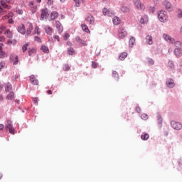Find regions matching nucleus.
Returning a JSON list of instances; mask_svg holds the SVG:
<instances>
[{"label":"nucleus","mask_w":182,"mask_h":182,"mask_svg":"<svg viewBox=\"0 0 182 182\" xmlns=\"http://www.w3.org/2000/svg\"><path fill=\"white\" fill-rule=\"evenodd\" d=\"M163 38L166 42H168L169 43L175 44V46H181V41H176V40L173 38H172L168 34L164 33Z\"/></svg>","instance_id":"obj_1"},{"label":"nucleus","mask_w":182,"mask_h":182,"mask_svg":"<svg viewBox=\"0 0 182 182\" xmlns=\"http://www.w3.org/2000/svg\"><path fill=\"white\" fill-rule=\"evenodd\" d=\"M167 18V13L165 11L161 10L158 13V19L160 22H166Z\"/></svg>","instance_id":"obj_2"},{"label":"nucleus","mask_w":182,"mask_h":182,"mask_svg":"<svg viewBox=\"0 0 182 182\" xmlns=\"http://www.w3.org/2000/svg\"><path fill=\"white\" fill-rule=\"evenodd\" d=\"M133 3L135 8L139 9V11H144V9H146V6H144L140 0H134Z\"/></svg>","instance_id":"obj_3"},{"label":"nucleus","mask_w":182,"mask_h":182,"mask_svg":"<svg viewBox=\"0 0 182 182\" xmlns=\"http://www.w3.org/2000/svg\"><path fill=\"white\" fill-rule=\"evenodd\" d=\"M127 36V31L123 27L119 28L118 30V37L119 39H124Z\"/></svg>","instance_id":"obj_4"},{"label":"nucleus","mask_w":182,"mask_h":182,"mask_svg":"<svg viewBox=\"0 0 182 182\" xmlns=\"http://www.w3.org/2000/svg\"><path fill=\"white\" fill-rule=\"evenodd\" d=\"M49 16V12L47 8L41 9V14L40 17L41 21H44V19L48 20Z\"/></svg>","instance_id":"obj_5"},{"label":"nucleus","mask_w":182,"mask_h":182,"mask_svg":"<svg viewBox=\"0 0 182 182\" xmlns=\"http://www.w3.org/2000/svg\"><path fill=\"white\" fill-rule=\"evenodd\" d=\"M6 129L9 130L11 134H15V129L12 126V121L8 120L7 124L5 125Z\"/></svg>","instance_id":"obj_6"},{"label":"nucleus","mask_w":182,"mask_h":182,"mask_svg":"<svg viewBox=\"0 0 182 182\" xmlns=\"http://www.w3.org/2000/svg\"><path fill=\"white\" fill-rule=\"evenodd\" d=\"M171 126L175 130H181V129H182V124L181 122H178L171 121Z\"/></svg>","instance_id":"obj_7"},{"label":"nucleus","mask_w":182,"mask_h":182,"mask_svg":"<svg viewBox=\"0 0 182 182\" xmlns=\"http://www.w3.org/2000/svg\"><path fill=\"white\" fill-rule=\"evenodd\" d=\"M27 29H26V38H29V36H31V33H32V31L33 30V24H32V23H27Z\"/></svg>","instance_id":"obj_8"},{"label":"nucleus","mask_w":182,"mask_h":182,"mask_svg":"<svg viewBox=\"0 0 182 182\" xmlns=\"http://www.w3.org/2000/svg\"><path fill=\"white\" fill-rule=\"evenodd\" d=\"M102 13H103V15H105V16H114L116 14L114 13V11L107 9L106 8L103 9Z\"/></svg>","instance_id":"obj_9"},{"label":"nucleus","mask_w":182,"mask_h":182,"mask_svg":"<svg viewBox=\"0 0 182 182\" xmlns=\"http://www.w3.org/2000/svg\"><path fill=\"white\" fill-rule=\"evenodd\" d=\"M10 60L13 63V65H18L19 62V58L17 55L11 54L10 55Z\"/></svg>","instance_id":"obj_10"},{"label":"nucleus","mask_w":182,"mask_h":182,"mask_svg":"<svg viewBox=\"0 0 182 182\" xmlns=\"http://www.w3.org/2000/svg\"><path fill=\"white\" fill-rule=\"evenodd\" d=\"M17 31L21 35H25L26 33V28H25V25L21 24L17 27Z\"/></svg>","instance_id":"obj_11"},{"label":"nucleus","mask_w":182,"mask_h":182,"mask_svg":"<svg viewBox=\"0 0 182 182\" xmlns=\"http://www.w3.org/2000/svg\"><path fill=\"white\" fill-rule=\"evenodd\" d=\"M55 28H57V30L59 34L63 32V27L62 26V23H60V21H55Z\"/></svg>","instance_id":"obj_12"},{"label":"nucleus","mask_w":182,"mask_h":182,"mask_svg":"<svg viewBox=\"0 0 182 182\" xmlns=\"http://www.w3.org/2000/svg\"><path fill=\"white\" fill-rule=\"evenodd\" d=\"M59 16L58 11H52L49 18V21H55Z\"/></svg>","instance_id":"obj_13"},{"label":"nucleus","mask_w":182,"mask_h":182,"mask_svg":"<svg viewBox=\"0 0 182 182\" xmlns=\"http://www.w3.org/2000/svg\"><path fill=\"white\" fill-rule=\"evenodd\" d=\"M0 5L2 6V8H4V9H11V8H12V6L6 4V1H5V0H1Z\"/></svg>","instance_id":"obj_14"},{"label":"nucleus","mask_w":182,"mask_h":182,"mask_svg":"<svg viewBox=\"0 0 182 182\" xmlns=\"http://www.w3.org/2000/svg\"><path fill=\"white\" fill-rule=\"evenodd\" d=\"M85 21L90 23V25H93L95 23V17L93 16L90 15L88 16L86 18Z\"/></svg>","instance_id":"obj_15"},{"label":"nucleus","mask_w":182,"mask_h":182,"mask_svg":"<svg viewBox=\"0 0 182 182\" xmlns=\"http://www.w3.org/2000/svg\"><path fill=\"white\" fill-rule=\"evenodd\" d=\"M8 56V53L5 52V50H4V48L2 46H0V58L1 59H4V58H6Z\"/></svg>","instance_id":"obj_16"},{"label":"nucleus","mask_w":182,"mask_h":182,"mask_svg":"<svg viewBox=\"0 0 182 182\" xmlns=\"http://www.w3.org/2000/svg\"><path fill=\"white\" fill-rule=\"evenodd\" d=\"M174 53L176 56H181L182 55V46L178 47L177 48L175 49Z\"/></svg>","instance_id":"obj_17"},{"label":"nucleus","mask_w":182,"mask_h":182,"mask_svg":"<svg viewBox=\"0 0 182 182\" xmlns=\"http://www.w3.org/2000/svg\"><path fill=\"white\" fill-rule=\"evenodd\" d=\"M44 30L47 35H52V31H53V28L49 26H46Z\"/></svg>","instance_id":"obj_18"},{"label":"nucleus","mask_w":182,"mask_h":182,"mask_svg":"<svg viewBox=\"0 0 182 182\" xmlns=\"http://www.w3.org/2000/svg\"><path fill=\"white\" fill-rule=\"evenodd\" d=\"M166 85L168 87H174V81L171 79H169L166 81Z\"/></svg>","instance_id":"obj_19"},{"label":"nucleus","mask_w":182,"mask_h":182,"mask_svg":"<svg viewBox=\"0 0 182 182\" xmlns=\"http://www.w3.org/2000/svg\"><path fill=\"white\" fill-rule=\"evenodd\" d=\"M11 90H12V85L8 82L7 84H6L5 91L8 92H11Z\"/></svg>","instance_id":"obj_20"},{"label":"nucleus","mask_w":182,"mask_h":182,"mask_svg":"<svg viewBox=\"0 0 182 182\" xmlns=\"http://www.w3.org/2000/svg\"><path fill=\"white\" fill-rule=\"evenodd\" d=\"M81 28L84 32H86V33H90V30H89V27H87L86 24H82Z\"/></svg>","instance_id":"obj_21"},{"label":"nucleus","mask_w":182,"mask_h":182,"mask_svg":"<svg viewBox=\"0 0 182 182\" xmlns=\"http://www.w3.org/2000/svg\"><path fill=\"white\" fill-rule=\"evenodd\" d=\"M15 97V93L14 92H11L6 97L7 100H14Z\"/></svg>","instance_id":"obj_22"},{"label":"nucleus","mask_w":182,"mask_h":182,"mask_svg":"<svg viewBox=\"0 0 182 182\" xmlns=\"http://www.w3.org/2000/svg\"><path fill=\"white\" fill-rule=\"evenodd\" d=\"M148 19L149 18H148L147 16H144L141 17L140 18V23H141L142 25H144V23H147Z\"/></svg>","instance_id":"obj_23"},{"label":"nucleus","mask_w":182,"mask_h":182,"mask_svg":"<svg viewBox=\"0 0 182 182\" xmlns=\"http://www.w3.org/2000/svg\"><path fill=\"white\" fill-rule=\"evenodd\" d=\"M114 25H119L120 23V18L117 16L114 17L112 19Z\"/></svg>","instance_id":"obj_24"},{"label":"nucleus","mask_w":182,"mask_h":182,"mask_svg":"<svg viewBox=\"0 0 182 182\" xmlns=\"http://www.w3.org/2000/svg\"><path fill=\"white\" fill-rule=\"evenodd\" d=\"M146 39V42H147L148 45H152L153 37H151V36H147Z\"/></svg>","instance_id":"obj_25"},{"label":"nucleus","mask_w":182,"mask_h":182,"mask_svg":"<svg viewBox=\"0 0 182 182\" xmlns=\"http://www.w3.org/2000/svg\"><path fill=\"white\" fill-rule=\"evenodd\" d=\"M4 35H6L7 38H12V32L9 29H7L4 31Z\"/></svg>","instance_id":"obj_26"},{"label":"nucleus","mask_w":182,"mask_h":182,"mask_svg":"<svg viewBox=\"0 0 182 182\" xmlns=\"http://www.w3.org/2000/svg\"><path fill=\"white\" fill-rule=\"evenodd\" d=\"M166 9H168L169 11H171V3L168 1L164 2Z\"/></svg>","instance_id":"obj_27"},{"label":"nucleus","mask_w":182,"mask_h":182,"mask_svg":"<svg viewBox=\"0 0 182 182\" xmlns=\"http://www.w3.org/2000/svg\"><path fill=\"white\" fill-rule=\"evenodd\" d=\"M126 58H127V53L126 52L122 53L119 55L120 60H124Z\"/></svg>","instance_id":"obj_28"},{"label":"nucleus","mask_w":182,"mask_h":182,"mask_svg":"<svg viewBox=\"0 0 182 182\" xmlns=\"http://www.w3.org/2000/svg\"><path fill=\"white\" fill-rule=\"evenodd\" d=\"M122 12H124V14L129 12L130 11V9L126 6H122L121 8Z\"/></svg>","instance_id":"obj_29"},{"label":"nucleus","mask_w":182,"mask_h":182,"mask_svg":"<svg viewBox=\"0 0 182 182\" xmlns=\"http://www.w3.org/2000/svg\"><path fill=\"white\" fill-rule=\"evenodd\" d=\"M135 42H136V38L134 37H131L129 38V46H134Z\"/></svg>","instance_id":"obj_30"},{"label":"nucleus","mask_w":182,"mask_h":182,"mask_svg":"<svg viewBox=\"0 0 182 182\" xmlns=\"http://www.w3.org/2000/svg\"><path fill=\"white\" fill-rule=\"evenodd\" d=\"M41 50L44 52V53H49V48L48 46H41Z\"/></svg>","instance_id":"obj_31"},{"label":"nucleus","mask_w":182,"mask_h":182,"mask_svg":"<svg viewBox=\"0 0 182 182\" xmlns=\"http://www.w3.org/2000/svg\"><path fill=\"white\" fill-rule=\"evenodd\" d=\"M33 53H36V50L35 48H29L28 49V55L29 56H32Z\"/></svg>","instance_id":"obj_32"},{"label":"nucleus","mask_w":182,"mask_h":182,"mask_svg":"<svg viewBox=\"0 0 182 182\" xmlns=\"http://www.w3.org/2000/svg\"><path fill=\"white\" fill-rule=\"evenodd\" d=\"M149 134H144L141 136V140H149Z\"/></svg>","instance_id":"obj_33"},{"label":"nucleus","mask_w":182,"mask_h":182,"mask_svg":"<svg viewBox=\"0 0 182 182\" xmlns=\"http://www.w3.org/2000/svg\"><path fill=\"white\" fill-rule=\"evenodd\" d=\"M68 55H75V49H73V48L70 47L68 50Z\"/></svg>","instance_id":"obj_34"},{"label":"nucleus","mask_w":182,"mask_h":182,"mask_svg":"<svg viewBox=\"0 0 182 182\" xmlns=\"http://www.w3.org/2000/svg\"><path fill=\"white\" fill-rule=\"evenodd\" d=\"M29 6L32 9H36V6H35V3L33 1H30Z\"/></svg>","instance_id":"obj_35"},{"label":"nucleus","mask_w":182,"mask_h":182,"mask_svg":"<svg viewBox=\"0 0 182 182\" xmlns=\"http://www.w3.org/2000/svg\"><path fill=\"white\" fill-rule=\"evenodd\" d=\"M63 70H65V72H68V70H70V66H69V65L65 64L63 66Z\"/></svg>","instance_id":"obj_36"},{"label":"nucleus","mask_w":182,"mask_h":182,"mask_svg":"<svg viewBox=\"0 0 182 182\" xmlns=\"http://www.w3.org/2000/svg\"><path fill=\"white\" fill-rule=\"evenodd\" d=\"M34 33H37V35H41V32L39 31V27L38 26L35 27Z\"/></svg>","instance_id":"obj_37"},{"label":"nucleus","mask_w":182,"mask_h":182,"mask_svg":"<svg viewBox=\"0 0 182 182\" xmlns=\"http://www.w3.org/2000/svg\"><path fill=\"white\" fill-rule=\"evenodd\" d=\"M149 11L151 14H154L156 11V8L153 6H149Z\"/></svg>","instance_id":"obj_38"},{"label":"nucleus","mask_w":182,"mask_h":182,"mask_svg":"<svg viewBox=\"0 0 182 182\" xmlns=\"http://www.w3.org/2000/svg\"><path fill=\"white\" fill-rule=\"evenodd\" d=\"M69 38H70V35L68 33H66L63 36L64 41H68Z\"/></svg>","instance_id":"obj_39"},{"label":"nucleus","mask_w":182,"mask_h":182,"mask_svg":"<svg viewBox=\"0 0 182 182\" xmlns=\"http://www.w3.org/2000/svg\"><path fill=\"white\" fill-rule=\"evenodd\" d=\"M80 45H83L84 46H87V43L85 40H82L80 41Z\"/></svg>","instance_id":"obj_40"},{"label":"nucleus","mask_w":182,"mask_h":182,"mask_svg":"<svg viewBox=\"0 0 182 182\" xmlns=\"http://www.w3.org/2000/svg\"><path fill=\"white\" fill-rule=\"evenodd\" d=\"M141 119H142L143 120H147V119H149V115H147L146 114H143L141 115Z\"/></svg>","instance_id":"obj_41"},{"label":"nucleus","mask_w":182,"mask_h":182,"mask_svg":"<svg viewBox=\"0 0 182 182\" xmlns=\"http://www.w3.org/2000/svg\"><path fill=\"white\" fill-rule=\"evenodd\" d=\"M34 40L36 41V42H38L39 43H41V42H42V39H41L39 38V36H35Z\"/></svg>","instance_id":"obj_42"},{"label":"nucleus","mask_w":182,"mask_h":182,"mask_svg":"<svg viewBox=\"0 0 182 182\" xmlns=\"http://www.w3.org/2000/svg\"><path fill=\"white\" fill-rule=\"evenodd\" d=\"M7 18H14V13L12 11L9 12L7 15Z\"/></svg>","instance_id":"obj_43"},{"label":"nucleus","mask_w":182,"mask_h":182,"mask_svg":"<svg viewBox=\"0 0 182 182\" xmlns=\"http://www.w3.org/2000/svg\"><path fill=\"white\" fill-rule=\"evenodd\" d=\"M16 14H18V15H22L23 14V11H22V9H16Z\"/></svg>","instance_id":"obj_44"},{"label":"nucleus","mask_w":182,"mask_h":182,"mask_svg":"<svg viewBox=\"0 0 182 182\" xmlns=\"http://www.w3.org/2000/svg\"><path fill=\"white\" fill-rule=\"evenodd\" d=\"M4 68H5V63L1 62L0 63V72H1V70H2V69H4Z\"/></svg>","instance_id":"obj_45"},{"label":"nucleus","mask_w":182,"mask_h":182,"mask_svg":"<svg viewBox=\"0 0 182 182\" xmlns=\"http://www.w3.org/2000/svg\"><path fill=\"white\" fill-rule=\"evenodd\" d=\"M148 63H149V65H154V60H153V59H151V58H149Z\"/></svg>","instance_id":"obj_46"},{"label":"nucleus","mask_w":182,"mask_h":182,"mask_svg":"<svg viewBox=\"0 0 182 182\" xmlns=\"http://www.w3.org/2000/svg\"><path fill=\"white\" fill-rule=\"evenodd\" d=\"M92 66L94 69H96V68H97V63L93 61L92 62Z\"/></svg>","instance_id":"obj_47"},{"label":"nucleus","mask_w":182,"mask_h":182,"mask_svg":"<svg viewBox=\"0 0 182 182\" xmlns=\"http://www.w3.org/2000/svg\"><path fill=\"white\" fill-rule=\"evenodd\" d=\"M112 75L114 77H119V73H117V72H116V71H114L112 73Z\"/></svg>","instance_id":"obj_48"},{"label":"nucleus","mask_w":182,"mask_h":182,"mask_svg":"<svg viewBox=\"0 0 182 182\" xmlns=\"http://www.w3.org/2000/svg\"><path fill=\"white\" fill-rule=\"evenodd\" d=\"M31 83L34 85H39V81H38V80H34V81H32Z\"/></svg>","instance_id":"obj_49"},{"label":"nucleus","mask_w":182,"mask_h":182,"mask_svg":"<svg viewBox=\"0 0 182 182\" xmlns=\"http://www.w3.org/2000/svg\"><path fill=\"white\" fill-rule=\"evenodd\" d=\"M36 79L35 78V75H31L30 76V80L31 82H33L34 80H36Z\"/></svg>","instance_id":"obj_50"},{"label":"nucleus","mask_w":182,"mask_h":182,"mask_svg":"<svg viewBox=\"0 0 182 182\" xmlns=\"http://www.w3.org/2000/svg\"><path fill=\"white\" fill-rule=\"evenodd\" d=\"M136 111L137 112V113H141V108H140V107H136Z\"/></svg>","instance_id":"obj_51"},{"label":"nucleus","mask_w":182,"mask_h":182,"mask_svg":"<svg viewBox=\"0 0 182 182\" xmlns=\"http://www.w3.org/2000/svg\"><path fill=\"white\" fill-rule=\"evenodd\" d=\"M81 40H82V38H80V37H76V38H75V41H76L77 43H80Z\"/></svg>","instance_id":"obj_52"},{"label":"nucleus","mask_w":182,"mask_h":182,"mask_svg":"<svg viewBox=\"0 0 182 182\" xmlns=\"http://www.w3.org/2000/svg\"><path fill=\"white\" fill-rule=\"evenodd\" d=\"M48 1V5H53V0H47Z\"/></svg>","instance_id":"obj_53"},{"label":"nucleus","mask_w":182,"mask_h":182,"mask_svg":"<svg viewBox=\"0 0 182 182\" xmlns=\"http://www.w3.org/2000/svg\"><path fill=\"white\" fill-rule=\"evenodd\" d=\"M9 42H11V43H12L14 46L16 45V40H12L11 41H9Z\"/></svg>","instance_id":"obj_54"},{"label":"nucleus","mask_w":182,"mask_h":182,"mask_svg":"<svg viewBox=\"0 0 182 182\" xmlns=\"http://www.w3.org/2000/svg\"><path fill=\"white\" fill-rule=\"evenodd\" d=\"M54 39H56L58 41V42H59L60 38L59 36L55 35V36H54Z\"/></svg>","instance_id":"obj_55"},{"label":"nucleus","mask_w":182,"mask_h":182,"mask_svg":"<svg viewBox=\"0 0 182 182\" xmlns=\"http://www.w3.org/2000/svg\"><path fill=\"white\" fill-rule=\"evenodd\" d=\"M168 65L169 66H171V69H173V68H174V64H173V62H169Z\"/></svg>","instance_id":"obj_56"},{"label":"nucleus","mask_w":182,"mask_h":182,"mask_svg":"<svg viewBox=\"0 0 182 182\" xmlns=\"http://www.w3.org/2000/svg\"><path fill=\"white\" fill-rule=\"evenodd\" d=\"M14 19L12 18H9V23H11V25L14 24Z\"/></svg>","instance_id":"obj_57"},{"label":"nucleus","mask_w":182,"mask_h":182,"mask_svg":"<svg viewBox=\"0 0 182 182\" xmlns=\"http://www.w3.org/2000/svg\"><path fill=\"white\" fill-rule=\"evenodd\" d=\"M22 50H23V52H26V50H28V47L23 46V47L22 48Z\"/></svg>","instance_id":"obj_58"},{"label":"nucleus","mask_w":182,"mask_h":182,"mask_svg":"<svg viewBox=\"0 0 182 182\" xmlns=\"http://www.w3.org/2000/svg\"><path fill=\"white\" fill-rule=\"evenodd\" d=\"M33 100L34 103H35L36 105H37V103H38V97L33 98Z\"/></svg>","instance_id":"obj_59"},{"label":"nucleus","mask_w":182,"mask_h":182,"mask_svg":"<svg viewBox=\"0 0 182 182\" xmlns=\"http://www.w3.org/2000/svg\"><path fill=\"white\" fill-rule=\"evenodd\" d=\"M4 41H5V37L0 36V42H4Z\"/></svg>","instance_id":"obj_60"},{"label":"nucleus","mask_w":182,"mask_h":182,"mask_svg":"<svg viewBox=\"0 0 182 182\" xmlns=\"http://www.w3.org/2000/svg\"><path fill=\"white\" fill-rule=\"evenodd\" d=\"M1 31H5L6 27L4 26H0Z\"/></svg>","instance_id":"obj_61"},{"label":"nucleus","mask_w":182,"mask_h":182,"mask_svg":"<svg viewBox=\"0 0 182 182\" xmlns=\"http://www.w3.org/2000/svg\"><path fill=\"white\" fill-rule=\"evenodd\" d=\"M178 18H182V11L178 14Z\"/></svg>","instance_id":"obj_62"},{"label":"nucleus","mask_w":182,"mask_h":182,"mask_svg":"<svg viewBox=\"0 0 182 182\" xmlns=\"http://www.w3.org/2000/svg\"><path fill=\"white\" fill-rule=\"evenodd\" d=\"M4 127H5V126H4L2 124H0V130H4Z\"/></svg>","instance_id":"obj_63"},{"label":"nucleus","mask_w":182,"mask_h":182,"mask_svg":"<svg viewBox=\"0 0 182 182\" xmlns=\"http://www.w3.org/2000/svg\"><path fill=\"white\" fill-rule=\"evenodd\" d=\"M47 93H48V95H52V90H48V91H47Z\"/></svg>","instance_id":"obj_64"}]
</instances>
